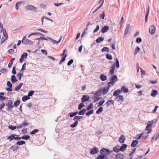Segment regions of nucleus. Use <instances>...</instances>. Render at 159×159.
Instances as JSON below:
<instances>
[{
  "instance_id": "nucleus-54",
  "label": "nucleus",
  "mask_w": 159,
  "mask_h": 159,
  "mask_svg": "<svg viewBox=\"0 0 159 159\" xmlns=\"http://www.w3.org/2000/svg\"><path fill=\"white\" fill-rule=\"evenodd\" d=\"M39 130L37 129H35L31 132L30 134H34L38 132Z\"/></svg>"
},
{
  "instance_id": "nucleus-45",
  "label": "nucleus",
  "mask_w": 159,
  "mask_h": 159,
  "mask_svg": "<svg viewBox=\"0 0 159 159\" xmlns=\"http://www.w3.org/2000/svg\"><path fill=\"white\" fill-rule=\"evenodd\" d=\"M93 112V110L92 109L90 110V111H88L87 112L86 114L85 115L87 116H89V115L92 114Z\"/></svg>"
},
{
  "instance_id": "nucleus-19",
  "label": "nucleus",
  "mask_w": 159,
  "mask_h": 159,
  "mask_svg": "<svg viewBox=\"0 0 159 159\" xmlns=\"http://www.w3.org/2000/svg\"><path fill=\"white\" fill-rule=\"evenodd\" d=\"M127 145L126 144H124L121 146V147H120V150L122 152L124 151L127 148Z\"/></svg>"
},
{
  "instance_id": "nucleus-1",
  "label": "nucleus",
  "mask_w": 159,
  "mask_h": 159,
  "mask_svg": "<svg viewBox=\"0 0 159 159\" xmlns=\"http://www.w3.org/2000/svg\"><path fill=\"white\" fill-rule=\"evenodd\" d=\"M120 66V64L119 61L117 58H116V63L112 64L110 67V70L109 71V74L112 75L114 73V71L115 69V67L119 68Z\"/></svg>"
},
{
  "instance_id": "nucleus-29",
  "label": "nucleus",
  "mask_w": 159,
  "mask_h": 159,
  "mask_svg": "<svg viewBox=\"0 0 159 159\" xmlns=\"http://www.w3.org/2000/svg\"><path fill=\"white\" fill-rule=\"evenodd\" d=\"M23 84V83H20L18 86L15 87V90L16 91H17L19 90L20 89L21 86Z\"/></svg>"
},
{
  "instance_id": "nucleus-37",
  "label": "nucleus",
  "mask_w": 159,
  "mask_h": 159,
  "mask_svg": "<svg viewBox=\"0 0 159 159\" xmlns=\"http://www.w3.org/2000/svg\"><path fill=\"white\" fill-rule=\"evenodd\" d=\"M20 103V100H16L14 103V107L15 106L16 107H17Z\"/></svg>"
},
{
  "instance_id": "nucleus-13",
  "label": "nucleus",
  "mask_w": 159,
  "mask_h": 159,
  "mask_svg": "<svg viewBox=\"0 0 159 159\" xmlns=\"http://www.w3.org/2000/svg\"><path fill=\"white\" fill-rule=\"evenodd\" d=\"M102 93V89H100L99 90L96 91L95 93L94 96L93 97V98L101 96V95Z\"/></svg>"
},
{
  "instance_id": "nucleus-62",
  "label": "nucleus",
  "mask_w": 159,
  "mask_h": 159,
  "mask_svg": "<svg viewBox=\"0 0 159 159\" xmlns=\"http://www.w3.org/2000/svg\"><path fill=\"white\" fill-rule=\"evenodd\" d=\"M9 128L10 129L12 130H13L16 128V127L15 126H13L11 125L9 126Z\"/></svg>"
},
{
  "instance_id": "nucleus-12",
  "label": "nucleus",
  "mask_w": 159,
  "mask_h": 159,
  "mask_svg": "<svg viewBox=\"0 0 159 159\" xmlns=\"http://www.w3.org/2000/svg\"><path fill=\"white\" fill-rule=\"evenodd\" d=\"M116 99H117V101L120 102V104L124 101L123 97L122 95H118L116 97Z\"/></svg>"
},
{
  "instance_id": "nucleus-49",
  "label": "nucleus",
  "mask_w": 159,
  "mask_h": 159,
  "mask_svg": "<svg viewBox=\"0 0 159 159\" xmlns=\"http://www.w3.org/2000/svg\"><path fill=\"white\" fill-rule=\"evenodd\" d=\"M34 91H31L29 92L28 93V96L30 97V96H32L33 94H34Z\"/></svg>"
},
{
  "instance_id": "nucleus-35",
  "label": "nucleus",
  "mask_w": 159,
  "mask_h": 159,
  "mask_svg": "<svg viewBox=\"0 0 159 159\" xmlns=\"http://www.w3.org/2000/svg\"><path fill=\"white\" fill-rule=\"evenodd\" d=\"M105 102V100L104 99H102L101 101L99 102L98 106L101 107L102 106L103 104Z\"/></svg>"
},
{
  "instance_id": "nucleus-22",
  "label": "nucleus",
  "mask_w": 159,
  "mask_h": 159,
  "mask_svg": "<svg viewBox=\"0 0 159 159\" xmlns=\"http://www.w3.org/2000/svg\"><path fill=\"white\" fill-rule=\"evenodd\" d=\"M107 104V107H108L111 104H112V105L114 104V101L112 100H109L106 103Z\"/></svg>"
},
{
  "instance_id": "nucleus-32",
  "label": "nucleus",
  "mask_w": 159,
  "mask_h": 159,
  "mask_svg": "<svg viewBox=\"0 0 159 159\" xmlns=\"http://www.w3.org/2000/svg\"><path fill=\"white\" fill-rule=\"evenodd\" d=\"M30 97L28 96H25L22 97V100L23 102H25L26 100L30 99Z\"/></svg>"
},
{
  "instance_id": "nucleus-6",
  "label": "nucleus",
  "mask_w": 159,
  "mask_h": 159,
  "mask_svg": "<svg viewBox=\"0 0 159 159\" xmlns=\"http://www.w3.org/2000/svg\"><path fill=\"white\" fill-rule=\"evenodd\" d=\"M118 79L117 76L115 75L111 76L110 78L111 82H109L108 84H112V83H116Z\"/></svg>"
},
{
  "instance_id": "nucleus-57",
  "label": "nucleus",
  "mask_w": 159,
  "mask_h": 159,
  "mask_svg": "<svg viewBox=\"0 0 159 159\" xmlns=\"http://www.w3.org/2000/svg\"><path fill=\"white\" fill-rule=\"evenodd\" d=\"M142 41V39L141 38L138 37L136 39V42L138 43H141Z\"/></svg>"
},
{
  "instance_id": "nucleus-9",
  "label": "nucleus",
  "mask_w": 159,
  "mask_h": 159,
  "mask_svg": "<svg viewBox=\"0 0 159 159\" xmlns=\"http://www.w3.org/2000/svg\"><path fill=\"white\" fill-rule=\"evenodd\" d=\"M149 32L151 34H153L156 31V27L154 25H152L149 28Z\"/></svg>"
},
{
  "instance_id": "nucleus-64",
  "label": "nucleus",
  "mask_w": 159,
  "mask_h": 159,
  "mask_svg": "<svg viewBox=\"0 0 159 159\" xmlns=\"http://www.w3.org/2000/svg\"><path fill=\"white\" fill-rule=\"evenodd\" d=\"M11 149L13 151H15L17 149L18 147L17 146H13L11 147Z\"/></svg>"
},
{
  "instance_id": "nucleus-58",
  "label": "nucleus",
  "mask_w": 159,
  "mask_h": 159,
  "mask_svg": "<svg viewBox=\"0 0 159 159\" xmlns=\"http://www.w3.org/2000/svg\"><path fill=\"white\" fill-rule=\"evenodd\" d=\"M119 94L118 93V92H117V90H116L113 93V96L116 97H117Z\"/></svg>"
},
{
  "instance_id": "nucleus-18",
  "label": "nucleus",
  "mask_w": 159,
  "mask_h": 159,
  "mask_svg": "<svg viewBox=\"0 0 159 159\" xmlns=\"http://www.w3.org/2000/svg\"><path fill=\"white\" fill-rule=\"evenodd\" d=\"M130 25L129 24H127L126 26V27L125 31V34H127L129 32L130 30Z\"/></svg>"
},
{
  "instance_id": "nucleus-50",
  "label": "nucleus",
  "mask_w": 159,
  "mask_h": 159,
  "mask_svg": "<svg viewBox=\"0 0 159 159\" xmlns=\"http://www.w3.org/2000/svg\"><path fill=\"white\" fill-rule=\"evenodd\" d=\"M20 138L22 139H29L30 137L29 135H24Z\"/></svg>"
},
{
  "instance_id": "nucleus-21",
  "label": "nucleus",
  "mask_w": 159,
  "mask_h": 159,
  "mask_svg": "<svg viewBox=\"0 0 159 159\" xmlns=\"http://www.w3.org/2000/svg\"><path fill=\"white\" fill-rule=\"evenodd\" d=\"M158 92L156 90H153L151 94V95L153 97H155L158 94Z\"/></svg>"
},
{
  "instance_id": "nucleus-7",
  "label": "nucleus",
  "mask_w": 159,
  "mask_h": 159,
  "mask_svg": "<svg viewBox=\"0 0 159 159\" xmlns=\"http://www.w3.org/2000/svg\"><path fill=\"white\" fill-rule=\"evenodd\" d=\"M62 36H60L58 41H57L50 37H47V38L50 40L51 42L53 44H57L59 43L60 42L62 39Z\"/></svg>"
},
{
  "instance_id": "nucleus-40",
  "label": "nucleus",
  "mask_w": 159,
  "mask_h": 159,
  "mask_svg": "<svg viewBox=\"0 0 159 159\" xmlns=\"http://www.w3.org/2000/svg\"><path fill=\"white\" fill-rule=\"evenodd\" d=\"M93 104L92 103H91L88 106L86 109L87 110H89L90 109L93 108Z\"/></svg>"
},
{
  "instance_id": "nucleus-17",
  "label": "nucleus",
  "mask_w": 159,
  "mask_h": 159,
  "mask_svg": "<svg viewBox=\"0 0 159 159\" xmlns=\"http://www.w3.org/2000/svg\"><path fill=\"white\" fill-rule=\"evenodd\" d=\"M15 136H16V135L15 134H12L10 136H9L7 138V139H21L20 137H15Z\"/></svg>"
},
{
  "instance_id": "nucleus-4",
  "label": "nucleus",
  "mask_w": 159,
  "mask_h": 159,
  "mask_svg": "<svg viewBox=\"0 0 159 159\" xmlns=\"http://www.w3.org/2000/svg\"><path fill=\"white\" fill-rule=\"evenodd\" d=\"M26 10L33 11L34 12H37L38 10L37 7L31 5H27L25 7Z\"/></svg>"
},
{
  "instance_id": "nucleus-14",
  "label": "nucleus",
  "mask_w": 159,
  "mask_h": 159,
  "mask_svg": "<svg viewBox=\"0 0 159 159\" xmlns=\"http://www.w3.org/2000/svg\"><path fill=\"white\" fill-rule=\"evenodd\" d=\"M124 155L122 154L119 153L116 156V159H124Z\"/></svg>"
},
{
  "instance_id": "nucleus-8",
  "label": "nucleus",
  "mask_w": 159,
  "mask_h": 159,
  "mask_svg": "<svg viewBox=\"0 0 159 159\" xmlns=\"http://www.w3.org/2000/svg\"><path fill=\"white\" fill-rule=\"evenodd\" d=\"M77 116H75L73 118V120L75 121V123L73 124H72L70 125V127L72 128H74L76 127L78 123L79 120H78Z\"/></svg>"
},
{
  "instance_id": "nucleus-33",
  "label": "nucleus",
  "mask_w": 159,
  "mask_h": 159,
  "mask_svg": "<svg viewBox=\"0 0 159 159\" xmlns=\"http://www.w3.org/2000/svg\"><path fill=\"white\" fill-rule=\"evenodd\" d=\"M8 39V37L7 36H3L1 39V43H3L7 39Z\"/></svg>"
},
{
  "instance_id": "nucleus-52",
  "label": "nucleus",
  "mask_w": 159,
  "mask_h": 159,
  "mask_svg": "<svg viewBox=\"0 0 159 159\" xmlns=\"http://www.w3.org/2000/svg\"><path fill=\"white\" fill-rule=\"evenodd\" d=\"M27 56H28V54L27 53L24 52L23 53V54L21 56V57H22V58H26Z\"/></svg>"
},
{
  "instance_id": "nucleus-26",
  "label": "nucleus",
  "mask_w": 159,
  "mask_h": 159,
  "mask_svg": "<svg viewBox=\"0 0 159 159\" xmlns=\"http://www.w3.org/2000/svg\"><path fill=\"white\" fill-rule=\"evenodd\" d=\"M121 90L125 93H127L128 92L129 90L128 88H126L125 86H124L121 87Z\"/></svg>"
},
{
  "instance_id": "nucleus-63",
  "label": "nucleus",
  "mask_w": 159,
  "mask_h": 159,
  "mask_svg": "<svg viewBox=\"0 0 159 159\" xmlns=\"http://www.w3.org/2000/svg\"><path fill=\"white\" fill-rule=\"evenodd\" d=\"M37 30L38 31H40L43 33H48V31H45L44 30H43L42 29H37Z\"/></svg>"
},
{
  "instance_id": "nucleus-47",
  "label": "nucleus",
  "mask_w": 159,
  "mask_h": 159,
  "mask_svg": "<svg viewBox=\"0 0 159 159\" xmlns=\"http://www.w3.org/2000/svg\"><path fill=\"white\" fill-rule=\"evenodd\" d=\"M149 127L150 126H148V125H147L146 128V130L148 131L147 132V134L150 133L152 130L151 129L149 128Z\"/></svg>"
},
{
  "instance_id": "nucleus-61",
  "label": "nucleus",
  "mask_w": 159,
  "mask_h": 159,
  "mask_svg": "<svg viewBox=\"0 0 159 159\" xmlns=\"http://www.w3.org/2000/svg\"><path fill=\"white\" fill-rule=\"evenodd\" d=\"M15 69H16L15 66H14L13 67L12 72V73L14 75H15L16 74V72Z\"/></svg>"
},
{
  "instance_id": "nucleus-2",
  "label": "nucleus",
  "mask_w": 159,
  "mask_h": 159,
  "mask_svg": "<svg viewBox=\"0 0 159 159\" xmlns=\"http://www.w3.org/2000/svg\"><path fill=\"white\" fill-rule=\"evenodd\" d=\"M112 152V151H110L109 149L104 148H102L100 151V153L101 154L105 155V157H106V155H108L110 153H111Z\"/></svg>"
},
{
  "instance_id": "nucleus-23",
  "label": "nucleus",
  "mask_w": 159,
  "mask_h": 159,
  "mask_svg": "<svg viewBox=\"0 0 159 159\" xmlns=\"http://www.w3.org/2000/svg\"><path fill=\"white\" fill-rule=\"evenodd\" d=\"M100 78L102 81H104L107 80V76L101 74L100 75Z\"/></svg>"
},
{
  "instance_id": "nucleus-38",
  "label": "nucleus",
  "mask_w": 159,
  "mask_h": 159,
  "mask_svg": "<svg viewBox=\"0 0 159 159\" xmlns=\"http://www.w3.org/2000/svg\"><path fill=\"white\" fill-rule=\"evenodd\" d=\"M106 57L107 59L109 60H111L112 59V57L111 55L109 54H107L106 55Z\"/></svg>"
},
{
  "instance_id": "nucleus-55",
  "label": "nucleus",
  "mask_w": 159,
  "mask_h": 159,
  "mask_svg": "<svg viewBox=\"0 0 159 159\" xmlns=\"http://www.w3.org/2000/svg\"><path fill=\"white\" fill-rule=\"evenodd\" d=\"M74 62L73 59H70L67 63V65L68 66H70Z\"/></svg>"
},
{
  "instance_id": "nucleus-25",
  "label": "nucleus",
  "mask_w": 159,
  "mask_h": 159,
  "mask_svg": "<svg viewBox=\"0 0 159 159\" xmlns=\"http://www.w3.org/2000/svg\"><path fill=\"white\" fill-rule=\"evenodd\" d=\"M67 54H66L64 56L62 57V59L59 62V64L60 65L61 64L62 62L66 60V58Z\"/></svg>"
},
{
  "instance_id": "nucleus-10",
  "label": "nucleus",
  "mask_w": 159,
  "mask_h": 159,
  "mask_svg": "<svg viewBox=\"0 0 159 159\" xmlns=\"http://www.w3.org/2000/svg\"><path fill=\"white\" fill-rule=\"evenodd\" d=\"M89 99V97L88 95H84L81 98L82 102H85L88 101Z\"/></svg>"
},
{
  "instance_id": "nucleus-24",
  "label": "nucleus",
  "mask_w": 159,
  "mask_h": 159,
  "mask_svg": "<svg viewBox=\"0 0 159 159\" xmlns=\"http://www.w3.org/2000/svg\"><path fill=\"white\" fill-rule=\"evenodd\" d=\"M78 112L77 111H75L74 112H70L69 114V115L70 116V117H72L74 116H76Z\"/></svg>"
},
{
  "instance_id": "nucleus-27",
  "label": "nucleus",
  "mask_w": 159,
  "mask_h": 159,
  "mask_svg": "<svg viewBox=\"0 0 159 159\" xmlns=\"http://www.w3.org/2000/svg\"><path fill=\"white\" fill-rule=\"evenodd\" d=\"M109 89V87L106 88H104L103 89H102V92L103 95H104L108 92Z\"/></svg>"
},
{
  "instance_id": "nucleus-59",
  "label": "nucleus",
  "mask_w": 159,
  "mask_h": 159,
  "mask_svg": "<svg viewBox=\"0 0 159 159\" xmlns=\"http://www.w3.org/2000/svg\"><path fill=\"white\" fill-rule=\"evenodd\" d=\"M105 16V13L104 11L102 13L100 16V17L102 19H103Z\"/></svg>"
},
{
  "instance_id": "nucleus-30",
  "label": "nucleus",
  "mask_w": 159,
  "mask_h": 159,
  "mask_svg": "<svg viewBox=\"0 0 159 159\" xmlns=\"http://www.w3.org/2000/svg\"><path fill=\"white\" fill-rule=\"evenodd\" d=\"M86 110L85 109H83L82 110H81L79 112H78V114L80 115H84L86 111Z\"/></svg>"
},
{
  "instance_id": "nucleus-53",
  "label": "nucleus",
  "mask_w": 159,
  "mask_h": 159,
  "mask_svg": "<svg viewBox=\"0 0 159 159\" xmlns=\"http://www.w3.org/2000/svg\"><path fill=\"white\" fill-rule=\"evenodd\" d=\"M99 29V26L98 25H97L95 29L94 30L93 32L95 33L97 32Z\"/></svg>"
},
{
  "instance_id": "nucleus-39",
  "label": "nucleus",
  "mask_w": 159,
  "mask_h": 159,
  "mask_svg": "<svg viewBox=\"0 0 159 159\" xmlns=\"http://www.w3.org/2000/svg\"><path fill=\"white\" fill-rule=\"evenodd\" d=\"M102 52H109V49L107 47H105L102 49Z\"/></svg>"
},
{
  "instance_id": "nucleus-48",
  "label": "nucleus",
  "mask_w": 159,
  "mask_h": 159,
  "mask_svg": "<svg viewBox=\"0 0 159 159\" xmlns=\"http://www.w3.org/2000/svg\"><path fill=\"white\" fill-rule=\"evenodd\" d=\"M153 120L151 121H148L147 122V125L148 126L150 127L151 125L153 124Z\"/></svg>"
},
{
  "instance_id": "nucleus-46",
  "label": "nucleus",
  "mask_w": 159,
  "mask_h": 159,
  "mask_svg": "<svg viewBox=\"0 0 159 159\" xmlns=\"http://www.w3.org/2000/svg\"><path fill=\"white\" fill-rule=\"evenodd\" d=\"M25 142L24 141L21 140L20 141H18L16 143V144L18 145H23V144H25Z\"/></svg>"
},
{
  "instance_id": "nucleus-44",
  "label": "nucleus",
  "mask_w": 159,
  "mask_h": 159,
  "mask_svg": "<svg viewBox=\"0 0 159 159\" xmlns=\"http://www.w3.org/2000/svg\"><path fill=\"white\" fill-rule=\"evenodd\" d=\"M140 48L139 47H137L136 48L134 52V55H136L139 51Z\"/></svg>"
},
{
  "instance_id": "nucleus-56",
  "label": "nucleus",
  "mask_w": 159,
  "mask_h": 159,
  "mask_svg": "<svg viewBox=\"0 0 159 159\" xmlns=\"http://www.w3.org/2000/svg\"><path fill=\"white\" fill-rule=\"evenodd\" d=\"M94 98V99L93 100V102H97L101 98H99V97H95Z\"/></svg>"
},
{
  "instance_id": "nucleus-41",
  "label": "nucleus",
  "mask_w": 159,
  "mask_h": 159,
  "mask_svg": "<svg viewBox=\"0 0 159 159\" xmlns=\"http://www.w3.org/2000/svg\"><path fill=\"white\" fill-rule=\"evenodd\" d=\"M105 157V155L102 154L98 156L96 159H104Z\"/></svg>"
},
{
  "instance_id": "nucleus-51",
  "label": "nucleus",
  "mask_w": 159,
  "mask_h": 159,
  "mask_svg": "<svg viewBox=\"0 0 159 159\" xmlns=\"http://www.w3.org/2000/svg\"><path fill=\"white\" fill-rule=\"evenodd\" d=\"M2 30L3 31V34L4 36H6L8 37V34L6 32V29H3Z\"/></svg>"
},
{
  "instance_id": "nucleus-60",
  "label": "nucleus",
  "mask_w": 159,
  "mask_h": 159,
  "mask_svg": "<svg viewBox=\"0 0 159 159\" xmlns=\"http://www.w3.org/2000/svg\"><path fill=\"white\" fill-rule=\"evenodd\" d=\"M7 85L9 86L10 88H11L12 87V85L9 81H8L7 83Z\"/></svg>"
},
{
  "instance_id": "nucleus-28",
  "label": "nucleus",
  "mask_w": 159,
  "mask_h": 159,
  "mask_svg": "<svg viewBox=\"0 0 159 159\" xmlns=\"http://www.w3.org/2000/svg\"><path fill=\"white\" fill-rule=\"evenodd\" d=\"M104 38L102 37H98L96 40V42L97 43H99L100 42L103 40Z\"/></svg>"
},
{
  "instance_id": "nucleus-11",
  "label": "nucleus",
  "mask_w": 159,
  "mask_h": 159,
  "mask_svg": "<svg viewBox=\"0 0 159 159\" xmlns=\"http://www.w3.org/2000/svg\"><path fill=\"white\" fill-rule=\"evenodd\" d=\"M98 152V149L96 147H94L91 149L90 152L91 154H95Z\"/></svg>"
},
{
  "instance_id": "nucleus-34",
  "label": "nucleus",
  "mask_w": 159,
  "mask_h": 159,
  "mask_svg": "<svg viewBox=\"0 0 159 159\" xmlns=\"http://www.w3.org/2000/svg\"><path fill=\"white\" fill-rule=\"evenodd\" d=\"M103 111V108L102 107H100L96 111V113L99 114Z\"/></svg>"
},
{
  "instance_id": "nucleus-36",
  "label": "nucleus",
  "mask_w": 159,
  "mask_h": 159,
  "mask_svg": "<svg viewBox=\"0 0 159 159\" xmlns=\"http://www.w3.org/2000/svg\"><path fill=\"white\" fill-rule=\"evenodd\" d=\"M84 106V105L83 103H80L78 107V109L79 110H81L82 108Z\"/></svg>"
},
{
  "instance_id": "nucleus-20",
  "label": "nucleus",
  "mask_w": 159,
  "mask_h": 159,
  "mask_svg": "<svg viewBox=\"0 0 159 159\" xmlns=\"http://www.w3.org/2000/svg\"><path fill=\"white\" fill-rule=\"evenodd\" d=\"M11 81L12 83H14L17 81L15 75H12L11 78Z\"/></svg>"
},
{
  "instance_id": "nucleus-42",
  "label": "nucleus",
  "mask_w": 159,
  "mask_h": 159,
  "mask_svg": "<svg viewBox=\"0 0 159 159\" xmlns=\"http://www.w3.org/2000/svg\"><path fill=\"white\" fill-rule=\"evenodd\" d=\"M40 39H41L42 40H48V39L47 38H46L43 37H41L40 38H38L37 39H35V40H39Z\"/></svg>"
},
{
  "instance_id": "nucleus-3",
  "label": "nucleus",
  "mask_w": 159,
  "mask_h": 159,
  "mask_svg": "<svg viewBox=\"0 0 159 159\" xmlns=\"http://www.w3.org/2000/svg\"><path fill=\"white\" fill-rule=\"evenodd\" d=\"M22 43L24 44H33V42L29 39H26V36L23 37L22 41Z\"/></svg>"
},
{
  "instance_id": "nucleus-5",
  "label": "nucleus",
  "mask_w": 159,
  "mask_h": 159,
  "mask_svg": "<svg viewBox=\"0 0 159 159\" xmlns=\"http://www.w3.org/2000/svg\"><path fill=\"white\" fill-rule=\"evenodd\" d=\"M6 105L7 107V110L12 111V109L14 107V106L13 105V102L11 100H9L8 103L6 104Z\"/></svg>"
},
{
  "instance_id": "nucleus-16",
  "label": "nucleus",
  "mask_w": 159,
  "mask_h": 159,
  "mask_svg": "<svg viewBox=\"0 0 159 159\" xmlns=\"http://www.w3.org/2000/svg\"><path fill=\"white\" fill-rule=\"evenodd\" d=\"M120 148L119 146L117 145L113 148V151L115 152L118 153L120 151Z\"/></svg>"
},
{
  "instance_id": "nucleus-43",
  "label": "nucleus",
  "mask_w": 159,
  "mask_h": 159,
  "mask_svg": "<svg viewBox=\"0 0 159 159\" xmlns=\"http://www.w3.org/2000/svg\"><path fill=\"white\" fill-rule=\"evenodd\" d=\"M144 135L143 133H141L139 135L138 134L135 137V139H140V138Z\"/></svg>"
},
{
  "instance_id": "nucleus-31",
  "label": "nucleus",
  "mask_w": 159,
  "mask_h": 159,
  "mask_svg": "<svg viewBox=\"0 0 159 159\" xmlns=\"http://www.w3.org/2000/svg\"><path fill=\"white\" fill-rule=\"evenodd\" d=\"M138 142L137 140H134L131 145V146L133 147H134L138 143Z\"/></svg>"
},
{
  "instance_id": "nucleus-15",
  "label": "nucleus",
  "mask_w": 159,
  "mask_h": 159,
  "mask_svg": "<svg viewBox=\"0 0 159 159\" xmlns=\"http://www.w3.org/2000/svg\"><path fill=\"white\" fill-rule=\"evenodd\" d=\"M109 29V27L107 26H104L102 28L101 30L102 33H104L107 32Z\"/></svg>"
}]
</instances>
